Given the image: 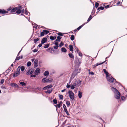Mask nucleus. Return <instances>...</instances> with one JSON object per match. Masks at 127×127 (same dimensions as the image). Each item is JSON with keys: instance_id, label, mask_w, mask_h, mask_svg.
Wrapping results in <instances>:
<instances>
[{"instance_id": "obj_1", "label": "nucleus", "mask_w": 127, "mask_h": 127, "mask_svg": "<svg viewBox=\"0 0 127 127\" xmlns=\"http://www.w3.org/2000/svg\"><path fill=\"white\" fill-rule=\"evenodd\" d=\"M111 89L114 93L115 97L117 99H119L120 97V95L118 90L116 88L113 87H112Z\"/></svg>"}, {"instance_id": "obj_2", "label": "nucleus", "mask_w": 127, "mask_h": 127, "mask_svg": "<svg viewBox=\"0 0 127 127\" xmlns=\"http://www.w3.org/2000/svg\"><path fill=\"white\" fill-rule=\"evenodd\" d=\"M107 80L110 83H112L114 82L115 80L110 75L106 77Z\"/></svg>"}, {"instance_id": "obj_3", "label": "nucleus", "mask_w": 127, "mask_h": 127, "mask_svg": "<svg viewBox=\"0 0 127 127\" xmlns=\"http://www.w3.org/2000/svg\"><path fill=\"white\" fill-rule=\"evenodd\" d=\"M68 93L70 98L72 100H73L74 98V93L71 91H69L68 92Z\"/></svg>"}, {"instance_id": "obj_4", "label": "nucleus", "mask_w": 127, "mask_h": 127, "mask_svg": "<svg viewBox=\"0 0 127 127\" xmlns=\"http://www.w3.org/2000/svg\"><path fill=\"white\" fill-rule=\"evenodd\" d=\"M20 68L19 67L18 68L17 71L15 73H14L13 74V77H16L20 74Z\"/></svg>"}, {"instance_id": "obj_5", "label": "nucleus", "mask_w": 127, "mask_h": 127, "mask_svg": "<svg viewBox=\"0 0 127 127\" xmlns=\"http://www.w3.org/2000/svg\"><path fill=\"white\" fill-rule=\"evenodd\" d=\"M33 70L32 69H30L28 70L26 73V74L27 75H31L33 72Z\"/></svg>"}, {"instance_id": "obj_6", "label": "nucleus", "mask_w": 127, "mask_h": 127, "mask_svg": "<svg viewBox=\"0 0 127 127\" xmlns=\"http://www.w3.org/2000/svg\"><path fill=\"white\" fill-rule=\"evenodd\" d=\"M40 72V70L39 68H37L35 71L34 73L35 75H37Z\"/></svg>"}, {"instance_id": "obj_7", "label": "nucleus", "mask_w": 127, "mask_h": 127, "mask_svg": "<svg viewBox=\"0 0 127 127\" xmlns=\"http://www.w3.org/2000/svg\"><path fill=\"white\" fill-rule=\"evenodd\" d=\"M106 61V60L105 61L102 62V63H97L96 64H95L94 65H92L93 68H94L96 67V66H97L98 65H101V64H103Z\"/></svg>"}, {"instance_id": "obj_8", "label": "nucleus", "mask_w": 127, "mask_h": 127, "mask_svg": "<svg viewBox=\"0 0 127 127\" xmlns=\"http://www.w3.org/2000/svg\"><path fill=\"white\" fill-rule=\"evenodd\" d=\"M42 81L44 83H46L50 82L51 81L48 79L45 78L42 80Z\"/></svg>"}, {"instance_id": "obj_9", "label": "nucleus", "mask_w": 127, "mask_h": 127, "mask_svg": "<svg viewBox=\"0 0 127 127\" xmlns=\"http://www.w3.org/2000/svg\"><path fill=\"white\" fill-rule=\"evenodd\" d=\"M11 86L14 87L15 88H19V86L16 83H13L10 84Z\"/></svg>"}, {"instance_id": "obj_10", "label": "nucleus", "mask_w": 127, "mask_h": 127, "mask_svg": "<svg viewBox=\"0 0 127 127\" xmlns=\"http://www.w3.org/2000/svg\"><path fill=\"white\" fill-rule=\"evenodd\" d=\"M81 63V61L80 60H79L78 59H77L76 60L75 64L76 65H79Z\"/></svg>"}, {"instance_id": "obj_11", "label": "nucleus", "mask_w": 127, "mask_h": 127, "mask_svg": "<svg viewBox=\"0 0 127 127\" xmlns=\"http://www.w3.org/2000/svg\"><path fill=\"white\" fill-rule=\"evenodd\" d=\"M8 13V12L5 11L4 10L0 9V13L1 14L7 13Z\"/></svg>"}, {"instance_id": "obj_12", "label": "nucleus", "mask_w": 127, "mask_h": 127, "mask_svg": "<svg viewBox=\"0 0 127 127\" xmlns=\"http://www.w3.org/2000/svg\"><path fill=\"white\" fill-rule=\"evenodd\" d=\"M22 56H21V57H18V56H17V57H16V58L14 61V62H13L14 64H15V62L17 60H19L20 59H22Z\"/></svg>"}, {"instance_id": "obj_13", "label": "nucleus", "mask_w": 127, "mask_h": 127, "mask_svg": "<svg viewBox=\"0 0 127 127\" xmlns=\"http://www.w3.org/2000/svg\"><path fill=\"white\" fill-rule=\"evenodd\" d=\"M38 60L37 59H36L34 61V67L35 68L37 66V63Z\"/></svg>"}, {"instance_id": "obj_14", "label": "nucleus", "mask_w": 127, "mask_h": 127, "mask_svg": "<svg viewBox=\"0 0 127 127\" xmlns=\"http://www.w3.org/2000/svg\"><path fill=\"white\" fill-rule=\"evenodd\" d=\"M20 85L21 86L23 87L25 86L26 85V83L24 82H21L20 83Z\"/></svg>"}, {"instance_id": "obj_15", "label": "nucleus", "mask_w": 127, "mask_h": 127, "mask_svg": "<svg viewBox=\"0 0 127 127\" xmlns=\"http://www.w3.org/2000/svg\"><path fill=\"white\" fill-rule=\"evenodd\" d=\"M47 41V38H43L42 40L41 43L43 44L45 43Z\"/></svg>"}, {"instance_id": "obj_16", "label": "nucleus", "mask_w": 127, "mask_h": 127, "mask_svg": "<svg viewBox=\"0 0 127 127\" xmlns=\"http://www.w3.org/2000/svg\"><path fill=\"white\" fill-rule=\"evenodd\" d=\"M44 75L46 76H47L49 74V72L47 71H45L44 73Z\"/></svg>"}, {"instance_id": "obj_17", "label": "nucleus", "mask_w": 127, "mask_h": 127, "mask_svg": "<svg viewBox=\"0 0 127 127\" xmlns=\"http://www.w3.org/2000/svg\"><path fill=\"white\" fill-rule=\"evenodd\" d=\"M75 82H76L78 86L79 87L81 84V81L80 80H79L78 81H76Z\"/></svg>"}, {"instance_id": "obj_18", "label": "nucleus", "mask_w": 127, "mask_h": 127, "mask_svg": "<svg viewBox=\"0 0 127 127\" xmlns=\"http://www.w3.org/2000/svg\"><path fill=\"white\" fill-rule=\"evenodd\" d=\"M69 48L70 50L72 51V52L73 53V48L72 45H69Z\"/></svg>"}, {"instance_id": "obj_19", "label": "nucleus", "mask_w": 127, "mask_h": 127, "mask_svg": "<svg viewBox=\"0 0 127 127\" xmlns=\"http://www.w3.org/2000/svg\"><path fill=\"white\" fill-rule=\"evenodd\" d=\"M19 67V68H20V70L21 69V70L22 71H24L25 69V67L23 66H19L18 68Z\"/></svg>"}, {"instance_id": "obj_20", "label": "nucleus", "mask_w": 127, "mask_h": 127, "mask_svg": "<svg viewBox=\"0 0 127 127\" xmlns=\"http://www.w3.org/2000/svg\"><path fill=\"white\" fill-rule=\"evenodd\" d=\"M82 95V93L81 92L79 91L78 92V95L79 97V98H81Z\"/></svg>"}, {"instance_id": "obj_21", "label": "nucleus", "mask_w": 127, "mask_h": 127, "mask_svg": "<svg viewBox=\"0 0 127 127\" xmlns=\"http://www.w3.org/2000/svg\"><path fill=\"white\" fill-rule=\"evenodd\" d=\"M103 71L104 73L105 74L106 76V77L110 75L107 72L106 70L105 69H103Z\"/></svg>"}, {"instance_id": "obj_22", "label": "nucleus", "mask_w": 127, "mask_h": 127, "mask_svg": "<svg viewBox=\"0 0 127 127\" xmlns=\"http://www.w3.org/2000/svg\"><path fill=\"white\" fill-rule=\"evenodd\" d=\"M62 37L61 36H58L57 37V39H56V41H58L60 42V39L62 38Z\"/></svg>"}, {"instance_id": "obj_23", "label": "nucleus", "mask_w": 127, "mask_h": 127, "mask_svg": "<svg viewBox=\"0 0 127 127\" xmlns=\"http://www.w3.org/2000/svg\"><path fill=\"white\" fill-rule=\"evenodd\" d=\"M56 38V36H50V39L52 40H53L55 39Z\"/></svg>"}, {"instance_id": "obj_24", "label": "nucleus", "mask_w": 127, "mask_h": 127, "mask_svg": "<svg viewBox=\"0 0 127 127\" xmlns=\"http://www.w3.org/2000/svg\"><path fill=\"white\" fill-rule=\"evenodd\" d=\"M17 10V7H15L12 9L11 10V12H15V11Z\"/></svg>"}, {"instance_id": "obj_25", "label": "nucleus", "mask_w": 127, "mask_h": 127, "mask_svg": "<svg viewBox=\"0 0 127 127\" xmlns=\"http://www.w3.org/2000/svg\"><path fill=\"white\" fill-rule=\"evenodd\" d=\"M75 76V75L73 74H72L70 78L69 82H71V80H72L73 78H74Z\"/></svg>"}, {"instance_id": "obj_26", "label": "nucleus", "mask_w": 127, "mask_h": 127, "mask_svg": "<svg viewBox=\"0 0 127 127\" xmlns=\"http://www.w3.org/2000/svg\"><path fill=\"white\" fill-rule=\"evenodd\" d=\"M61 51L62 52H66V49L64 47H63L61 49Z\"/></svg>"}, {"instance_id": "obj_27", "label": "nucleus", "mask_w": 127, "mask_h": 127, "mask_svg": "<svg viewBox=\"0 0 127 127\" xmlns=\"http://www.w3.org/2000/svg\"><path fill=\"white\" fill-rule=\"evenodd\" d=\"M68 55L70 58L74 59V56L72 54L69 53L68 54Z\"/></svg>"}, {"instance_id": "obj_28", "label": "nucleus", "mask_w": 127, "mask_h": 127, "mask_svg": "<svg viewBox=\"0 0 127 127\" xmlns=\"http://www.w3.org/2000/svg\"><path fill=\"white\" fill-rule=\"evenodd\" d=\"M86 24L85 23L84 24H83L82 25H81V26H80L79 27H78V28H77V29L78 30V31L79 30H80L81 28L84 26V25L85 24Z\"/></svg>"}, {"instance_id": "obj_29", "label": "nucleus", "mask_w": 127, "mask_h": 127, "mask_svg": "<svg viewBox=\"0 0 127 127\" xmlns=\"http://www.w3.org/2000/svg\"><path fill=\"white\" fill-rule=\"evenodd\" d=\"M52 91V90H48L46 91L45 92L46 93H47L50 94Z\"/></svg>"}, {"instance_id": "obj_30", "label": "nucleus", "mask_w": 127, "mask_h": 127, "mask_svg": "<svg viewBox=\"0 0 127 127\" xmlns=\"http://www.w3.org/2000/svg\"><path fill=\"white\" fill-rule=\"evenodd\" d=\"M92 17L91 15H90V17H89V18H88L87 21V23H88L92 19Z\"/></svg>"}, {"instance_id": "obj_31", "label": "nucleus", "mask_w": 127, "mask_h": 127, "mask_svg": "<svg viewBox=\"0 0 127 127\" xmlns=\"http://www.w3.org/2000/svg\"><path fill=\"white\" fill-rule=\"evenodd\" d=\"M72 85H73L76 88L78 87V86L77 85V84L76 83V82H75L73 83V84Z\"/></svg>"}, {"instance_id": "obj_32", "label": "nucleus", "mask_w": 127, "mask_h": 127, "mask_svg": "<svg viewBox=\"0 0 127 127\" xmlns=\"http://www.w3.org/2000/svg\"><path fill=\"white\" fill-rule=\"evenodd\" d=\"M64 111L67 114V115L68 116L69 115V114L68 112L67 111V109L66 108H65V109H64Z\"/></svg>"}, {"instance_id": "obj_33", "label": "nucleus", "mask_w": 127, "mask_h": 127, "mask_svg": "<svg viewBox=\"0 0 127 127\" xmlns=\"http://www.w3.org/2000/svg\"><path fill=\"white\" fill-rule=\"evenodd\" d=\"M66 104L67 105V107H69L70 105V102L69 101H67L66 102Z\"/></svg>"}, {"instance_id": "obj_34", "label": "nucleus", "mask_w": 127, "mask_h": 127, "mask_svg": "<svg viewBox=\"0 0 127 127\" xmlns=\"http://www.w3.org/2000/svg\"><path fill=\"white\" fill-rule=\"evenodd\" d=\"M17 10L16 11V13L17 14H20L21 13V10Z\"/></svg>"}, {"instance_id": "obj_35", "label": "nucleus", "mask_w": 127, "mask_h": 127, "mask_svg": "<svg viewBox=\"0 0 127 127\" xmlns=\"http://www.w3.org/2000/svg\"><path fill=\"white\" fill-rule=\"evenodd\" d=\"M43 32H44V34H47L49 32V31L46 30H43Z\"/></svg>"}, {"instance_id": "obj_36", "label": "nucleus", "mask_w": 127, "mask_h": 127, "mask_svg": "<svg viewBox=\"0 0 127 127\" xmlns=\"http://www.w3.org/2000/svg\"><path fill=\"white\" fill-rule=\"evenodd\" d=\"M74 39V36L73 35H71L70 37V39L71 40H73Z\"/></svg>"}, {"instance_id": "obj_37", "label": "nucleus", "mask_w": 127, "mask_h": 127, "mask_svg": "<svg viewBox=\"0 0 127 127\" xmlns=\"http://www.w3.org/2000/svg\"><path fill=\"white\" fill-rule=\"evenodd\" d=\"M59 97L60 99H62L63 98V96L62 95H59Z\"/></svg>"}, {"instance_id": "obj_38", "label": "nucleus", "mask_w": 127, "mask_h": 127, "mask_svg": "<svg viewBox=\"0 0 127 127\" xmlns=\"http://www.w3.org/2000/svg\"><path fill=\"white\" fill-rule=\"evenodd\" d=\"M39 40V39L37 38V39H35L34 40V42L35 43H36L37 41Z\"/></svg>"}, {"instance_id": "obj_39", "label": "nucleus", "mask_w": 127, "mask_h": 127, "mask_svg": "<svg viewBox=\"0 0 127 127\" xmlns=\"http://www.w3.org/2000/svg\"><path fill=\"white\" fill-rule=\"evenodd\" d=\"M31 65V63L30 62H28L27 63V65L28 66H30Z\"/></svg>"}, {"instance_id": "obj_40", "label": "nucleus", "mask_w": 127, "mask_h": 127, "mask_svg": "<svg viewBox=\"0 0 127 127\" xmlns=\"http://www.w3.org/2000/svg\"><path fill=\"white\" fill-rule=\"evenodd\" d=\"M44 32H43V31L41 32L40 33V36H42L44 35Z\"/></svg>"}, {"instance_id": "obj_41", "label": "nucleus", "mask_w": 127, "mask_h": 127, "mask_svg": "<svg viewBox=\"0 0 127 127\" xmlns=\"http://www.w3.org/2000/svg\"><path fill=\"white\" fill-rule=\"evenodd\" d=\"M61 106V105L59 103L55 105V106H56V108L57 107H58L59 108Z\"/></svg>"}, {"instance_id": "obj_42", "label": "nucleus", "mask_w": 127, "mask_h": 127, "mask_svg": "<svg viewBox=\"0 0 127 127\" xmlns=\"http://www.w3.org/2000/svg\"><path fill=\"white\" fill-rule=\"evenodd\" d=\"M49 44H47L46 45H45L44 46V48H47L48 47H49Z\"/></svg>"}, {"instance_id": "obj_43", "label": "nucleus", "mask_w": 127, "mask_h": 127, "mask_svg": "<svg viewBox=\"0 0 127 127\" xmlns=\"http://www.w3.org/2000/svg\"><path fill=\"white\" fill-rule=\"evenodd\" d=\"M64 44H63L62 41H61L59 44V47H61Z\"/></svg>"}, {"instance_id": "obj_44", "label": "nucleus", "mask_w": 127, "mask_h": 127, "mask_svg": "<svg viewBox=\"0 0 127 127\" xmlns=\"http://www.w3.org/2000/svg\"><path fill=\"white\" fill-rule=\"evenodd\" d=\"M104 7L102 6H101L100 7H99L98 8V10L100 9L101 10H103L104 9Z\"/></svg>"}, {"instance_id": "obj_45", "label": "nucleus", "mask_w": 127, "mask_h": 127, "mask_svg": "<svg viewBox=\"0 0 127 127\" xmlns=\"http://www.w3.org/2000/svg\"><path fill=\"white\" fill-rule=\"evenodd\" d=\"M75 88H76L74 86L72 85H71L70 86V88L71 89H73Z\"/></svg>"}, {"instance_id": "obj_46", "label": "nucleus", "mask_w": 127, "mask_h": 127, "mask_svg": "<svg viewBox=\"0 0 127 127\" xmlns=\"http://www.w3.org/2000/svg\"><path fill=\"white\" fill-rule=\"evenodd\" d=\"M75 88H76L74 86L72 85H71L70 86V88L71 89H73Z\"/></svg>"}, {"instance_id": "obj_47", "label": "nucleus", "mask_w": 127, "mask_h": 127, "mask_svg": "<svg viewBox=\"0 0 127 127\" xmlns=\"http://www.w3.org/2000/svg\"><path fill=\"white\" fill-rule=\"evenodd\" d=\"M12 69V67L11 66L9 67L8 69L6 70V71H9L11 70Z\"/></svg>"}, {"instance_id": "obj_48", "label": "nucleus", "mask_w": 127, "mask_h": 127, "mask_svg": "<svg viewBox=\"0 0 127 127\" xmlns=\"http://www.w3.org/2000/svg\"><path fill=\"white\" fill-rule=\"evenodd\" d=\"M99 5V3L96 2H95V7L96 8Z\"/></svg>"}, {"instance_id": "obj_49", "label": "nucleus", "mask_w": 127, "mask_h": 127, "mask_svg": "<svg viewBox=\"0 0 127 127\" xmlns=\"http://www.w3.org/2000/svg\"><path fill=\"white\" fill-rule=\"evenodd\" d=\"M22 7L21 6H19L18 7H17V10L18 9L20 10H21L22 9Z\"/></svg>"}, {"instance_id": "obj_50", "label": "nucleus", "mask_w": 127, "mask_h": 127, "mask_svg": "<svg viewBox=\"0 0 127 127\" xmlns=\"http://www.w3.org/2000/svg\"><path fill=\"white\" fill-rule=\"evenodd\" d=\"M53 101L54 104H56L57 103V101L56 100L54 99L53 100Z\"/></svg>"}, {"instance_id": "obj_51", "label": "nucleus", "mask_w": 127, "mask_h": 127, "mask_svg": "<svg viewBox=\"0 0 127 127\" xmlns=\"http://www.w3.org/2000/svg\"><path fill=\"white\" fill-rule=\"evenodd\" d=\"M54 44H55V45H56L58 46L59 43L58 42H57V41H55Z\"/></svg>"}, {"instance_id": "obj_52", "label": "nucleus", "mask_w": 127, "mask_h": 127, "mask_svg": "<svg viewBox=\"0 0 127 127\" xmlns=\"http://www.w3.org/2000/svg\"><path fill=\"white\" fill-rule=\"evenodd\" d=\"M75 49L76 50V51L77 53H78V52L79 51V49H78L77 47H75Z\"/></svg>"}, {"instance_id": "obj_53", "label": "nucleus", "mask_w": 127, "mask_h": 127, "mask_svg": "<svg viewBox=\"0 0 127 127\" xmlns=\"http://www.w3.org/2000/svg\"><path fill=\"white\" fill-rule=\"evenodd\" d=\"M4 80L3 79H2L1 80V81L0 82V83L1 84H2L4 82Z\"/></svg>"}, {"instance_id": "obj_54", "label": "nucleus", "mask_w": 127, "mask_h": 127, "mask_svg": "<svg viewBox=\"0 0 127 127\" xmlns=\"http://www.w3.org/2000/svg\"><path fill=\"white\" fill-rule=\"evenodd\" d=\"M52 87V85H48L47 86V87H48V88H50Z\"/></svg>"}, {"instance_id": "obj_55", "label": "nucleus", "mask_w": 127, "mask_h": 127, "mask_svg": "<svg viewBox=\"0 0 127 127\" xmlns=\"http://www.w3.org/2000/svg\"><path fill=\"white\" fill-rule=\"evenodd\" d=\"M121 98L122 100H124L125 99V98L124 96H122L121 97Z\"/></svg>"}, {"instance_id": "obj_56", "label": "nucleus", "mask_w": 127, "mask_h": 127, "mask_svg": "<svg viewBox=\"0 0 127 127\" xmlns=\"http://www.w3.org/2000/svg\"><path fill=\"white\" fill-rule=\"evenodd\" d=\"M58 46L56 45L55 46H54V48L56 49H57L58 48Z\"/></svg>"}, {"instance_id": "obj_57", "label": "nucleus", "mask_w": 127, "mask_h": 127, "mask_svg": "<svg viewBox=\"0 0 127 127\" xmlns=\"http://www.w3.org/2000/svg\"><path fill=\"white\" fill-rule=\"evenodd\" d=\"M58 35L60 36H62L63 34H62L61 32H59L58 33Z\"/></svg>"}, {"instance_id": "obj_58", "label": "nucleus", "mask_w": 127, "mask_h": 127, "mask_svg": "<svg viewBox=\"0 0 127 127\" xmlns=\"http://www.w3.org/2000/svg\"><path fill=\"white\" fill-rule=\"evenodd\" d=\"M78 53V54L79 56H82V54L81 52H80V51L78 52V53Z\"/></svg>"}, {"instance_id": "obj_59", "label": "nucleus", "mask_w": 127, "mask_h": 127, "mask_svg": "<svg viewBox=\"0 0 127 127\" xmlns=\"http://www.w3.org/2000/svg\"><path fill=\"white\" fill-rule=\"evenodd\" d=\"M12 8L11 7H10L8 8L7 9V11H10V10H11L12 9Z\"/></svg>"}, {"instance_id": "obj_60", "label": "nucleus", "mask_w": 127, "mask_h": 127, "mask_svg": "<svg viewBox=\"0 0 127 127\" xmlns=\"http://www.w3.org/2000/svg\"><path fill=\"white\" fill-rule=\"evenodd\" d=\"M63 107L64 109H65L66 108V106L64 104H63Z\"/></svg>"}, {"instance_id": "obj_61", "label": "nucleus", "mask_w": 127, "mask_h": 127, "mask_svg": "<svg viewBox=\"0 0 127 127\" xmlns=\"http://www.w3.org/2000/svg\"><path fill=\"white\" fill-rule=\"evenodd\" d=\"M37 50H38L37 49H35L33 50V52H36L37 51Z\"/></svg>"}, {"instance_id": "obj_62", "label": "nucleus", "mask_w": 127, "mask_h": 127, "mask_svg": "<svg viewBox=\"0 0 127 127\" xmlns=\"http://www.w3.org/2000/svg\"><path fill=\"white\" fill-rule=\"evenodd\" d=\"M58 103L61 105H62L63 104V102L62 101H61L60 102H58Z\"/></svg>"}, {"instance_id": "obj_63", "label": "nucleus", "mask_w": 127, "mask_h": 127, "mask_svg": "<svg viewBox=\"0 0 127 127\" xmlns=\"http://www.w3.org/2000/svg\"><path fill=\"white\" fill-rule=\"evenodd\" d=\"M70 85L68 84H67L66 85V87L67 88H69L70 87Z\"/></svg>"}, {"instance_id": "obj_64", "label": "nucleus", "mask_w": 127, "mask_h": 127, "mask_svg": "<svg viewBox=\"0 0 127 127\" xmlns=\"http://www.w3.org/2000/svg\"><path fill=\"white\" fill-rule=\"evenodd\" d=\"M31 76L32 77H33L35 78L36 77V75H32L31 74Z\"/></svg>"}]
</instances>
